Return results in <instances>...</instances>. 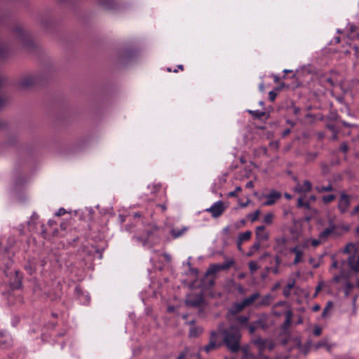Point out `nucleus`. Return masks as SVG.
I'll list each match as a JSON object with an SVG mask.
<instances>
[{
    "instance_id": "f257e3e1",
    "label": "nucleus",
    "mask_w": 359,
    "mask_h": 359,
    "mask_svg": "<svg viewBox=\"0 0 359 359\" xmlns=\"http://www.w3.org/2000/svg\"><path fill=\"white\" fill-rule=\"evenodd\" d=\"M222 335L226 347L231 353H237L241 348V335L239 330L232 325L229 328L224 330Z\"/></svg>"
},
{
    "instance_id": "f03ea898",
    "label": "nucleus",
    "mask_w": 359,
    "mask_h": 359,
    "mask_svg": "<svg viewBox=\"0 0 359 359\" xmlns=\"http://www.w3.org/2000/svg\"><path fill=\"white\" fill-rule=\"evenodd\" d=\"M347 264L350 269L355 272L358 273L359 272V255H351L347 260H342L340 263V270H341V274L335 276L333 278V281L334 283H339L341 278H344L346 279L348 278V276L346 275V272L344 271V266Z\"/></svg>"
},
{
    "instance_id": "7ed1b4c3",
    "label": "nucleus",
    "mask_w": 359,
    "mask_h": 359,
    "mask_svg": "<svg viewBox=\"0 0 359 359\" xmlns=\"http://www.w3.org/2000/svg\"><path fill=\"white\" fill-rule=\"evenodd\" d=\"M13 32L23 47L29 50L35 48L36 45L34 41L30 37L29 34L25 32L20 26L15 25L13 27Z\"/></svg>"
},
{
    "instance_id": "20e7f679",
    "label": "nucleus",
    "mask_w": 359,
    "mask_h": 359,
    "mask_svg": "<svg viewBox=\"0 0 359 359\" xmlns=\"http://www.w3.org/2000/svg\"><path fill=\"white\" fill-rule=\"evenodd\" d=\"M39 215L34 212L29 220L27 221V225L29 231L41 233L43 236H45L46 230L44 229V225H40V229H38L37 225L39 224Z\"/></svg>"
},
{
    "instance_id": "39448f33",
    "label": "nucleus",
    "mask_w": 359,
    "mask_h": 359,
    "mask_svg": "<svg viewBox=\"0 0 359 359\" xmlns=\"http://www.w3.org/2000/svg\"><path fill=\"white\" fill-rule=\"evenodd\" d=\"M13 276L9 280V285L12 290H16L20 288L22 285V276L20 272L17 270L9 271L8 266L6 265V270L5 271V275L8 277L9 274H13Z\"/></svg>"
},
{
    "instance_id": "423d86ee",
    "label": "nucleus",
    "mask_w": 359,
    "mask_h": 359,
    "mask_svg": "<svg viewBox=\"0 0 359 359\" xmlns=\"http://www.w3.org/2000/svg\"><path fill=\"white\" fill-rule=\"evenodd\" d=\"M39 83L40 81L38 76L26 75L20 79L19 86L22 88H29Z\"/></svg>"
},
{
    "instance_id": "0eeeda50",
    "label": "nucleus",
    "mask_w": 359,
    "mask_h": 359,
    "mask_svg": "<svg viewBox=\"0 0 359 359\" xmlns=\"http://www.w3.org/2000/svg\"><path fill=\"white\" fill-rule=\"evenodd\" d=\"M186 305L191 307H198L204 302V297L201 293L192 294L187 296Z\"/></svg>"
},
{
    "instance_id": "6e6552de",
    "label": "nucleus",
    "mask_w": 359,
    "mask_h": 359,
    "mask_svg": "<svg viewBox=\"0 0 359 359\" xmlns=\"http://www.w3.org/2000/svg\"><path fill=\"white\" fill-rule=\"evenodd\" d=\"M281 197L280 192L272 189L267 194H264L262 196V198H266V201L264 202L263 205L265 206H270L273 205L278 199Z\"/></svg>"
},
{
    "instance_id": "1a4fd4ad",
    "label": "nucleus",
    "mask_w": 359,
    "mask_h": 359,
    "mask_svg": "<svg viewBox=\"0 0 359 359\" xmlns=\"http://www.w3.org/2000/svg\"><path fill=\"white\" fill-rule=\"evenodd\" d=\"M156 231V227L151 226L145 230V235L142 236H133V238L137 241L142 243L143 246H146L147 244H150L151 238L153 234Z\"/></svg>"
},
{
    "instance_id": "9d476101",
    "label": "nucleus",
    "mask_w": 359,
    "mask_h": 359,
    "mask_svg": "<svg viewBox=\"0 0 359 359\" xmlns=\"http://www.w3.org/2000/svg\"><path fill=\"white\" fill-rule=\"evenodd\" d=\"M351 205V197L345 193H342L339 199L338 209L341 213H345Z\"/></svg>"
},
{
    "instance_id": "9b49d317",
    "label": "nucleus",
    "mask_w": 359,
    "mask_h": 359,
    "mask_svg": "<svg viewBox=\"0 0 359 359\" xmlns=\"http://www.w3.org/2000/svg\"><path fill=\"white\" fill-rule=\"evenodd\" d=\"M206 211L211 213L213 217H219L224 211L223 202L221 201L214 203Z\"/></svg>"
},
{
    "instance_id": "f8f14e48",
    "label": "nucleus",
    "mask_w": 359,
    "mask_h": 359,
    "mask_svg": "<svg viewBox=\"0 0 359 359\" xmlns=\"http://www.w3.org/2000/svg\"><path fill=\"white\" fill-rule=\"evenodd\" d=\"M12 344V337L6 332H0V348H8Z\"/></svg>"
},
{
    "instance_id": "ddd939ff",
    "label": "nucleus",
    "mask_w": 359,
    "mask_h": 359,
    "mask_svg": "<svg viewBox=\"0 0 359 359\" xmlns=\"http://www.w3.org/2000/svg\"><path fill=\"white\" fill-rule=\"evenodd\" d=\"M347 29L348 39L351 40L359 39V27L353 24H348Z\"/></svg>"
},
{
    "instance_id": "4468645a",
    "label": "nucleus",
    "mask_w": 359,
    "mask_h": 359,
    "mask_svg": "<svg viewBox=\"0 0 359 359\" xmlns=\"http://www.w3.org/2000/svg\"><path fill=\"white\" fill-rule=\"evenodd\" d=\"M75 292L78 295V297L83 304H88L90 300V295L88 292H85L81 290L79 287H75Z\"/></svg>"
},
{
    "instance_id": "2eb2a0df",
    "label": "nucleus",
    "mask_w": 359,
    "mask_h": 359,
    "mask_svg": "<svg viewBox=\"0 0 359 359\" xmlns=\"http://www.w3.org/2000/svg\"><path fill=\"white\" fill-rule=\"evenodd\" d=\"M311 183L309 180H305L303 184H297L295 191L299 193H307L311 190Z\"/></svg>"
},
{
    "instance_id": "dca6fc26",
    "label": "nucleus",
    "mask_w": 359,
    "mask_h": 359,
    "mask_svg": "<svg viewBox=\"0 0 359 359\" xmlns=\"http://www.w3.org/2000/svg\"><path fill=\"white\" fill-rule=\"evenodd\" d=\"M245 308L243 302L233 304L228 311V313L231 316H235L241 312Z\"/></svg>"
},
{
    "instance_id": "f3484780",
    "label": "nucleus",
    "mask_w": 359,
    "mask_h": 359,
    "mask_svg": "<svg viewBox=\"0 0 359 359\" xmlns=\"http://www.w3.org/2000/svg\"><path fill=\"white\" fill-rule=\"evenodd\" d=\"M286 239L283 237L277 238L276 239V244L273 246V249L278 253H282L285 249Z\"/></svg>"
},
{
    "instance_id": "a211bd4d",
    "label": "nucleus",
    "mask_w": 359,
    "mask_h": 359,
    "mask_svg": "<svg viewBox=\"0 0 359 359\" xmlns=\"http://www.w3.org/2000/svg\"><path fill=\"white\" fill-rule=\"evenodd\" d=\"M256 238L258 241H266L269 238L268 233L265 231L264 226H259L256 228Z\"/></svg>"
},
{
    "instance_id": "6ab92c4d",
    "label": "nucleus",
    "mask_w": 359,
    "mask_h": 359,
    "mask_svg": "<svg viewBox=\"0 0 359 359\" xmlns=\"http://www.w3.org/2000/svg\"><path fill=\"white\" fill-rule=\"evenodd\" d=\"M335 228L336 227L334 224H332L330 226L325 228L323 231L320 233L319 239L320 241L326 240V238L334 232Z\"/></svg>"
},
{
    "instance_id": "aec40b11",
    "label": "nucleus",
    "mask_w": 359,
    "mask_h": 359,
    "mask_svg": "<svg viewBox=\"0 0 359 359\" xmlns=\"http://www.w3.org/2000/svg\"><path fill=\"white\" fill-rule=\"evenodd\" d=\"M260 297L259 292H255L249 297L245 298L242 302L245 307L252 305Z\"/></svg>"
},
{
    "instance_id": "412c9836",
    "label": "nucleus",
    "mask_w": 359,
    "mask_h": 359,
    "mask_svg": "<svg viewBox=\"0 0 359 359\" xmlns=\"http://www.w3.org/2000/svg\"><path fill=\"white\" fill-rule=\"evenodd\" d=\"M216 336V333L215 332H212L211 333V340L210 341L209 344L203 347V350L206 353H209L212 350L215 349L217 347H218V345L215 342V341L213 339V337Z\"/></svg>"
},
{
    "instance_id": "4be33fe9",
    "label": "nucleus",
    "mask_w": 359,
    "mask_h": 359,
    "mask_svg": "<svg viewBox=\"0 0 359 359\" xmlns=\"http://www.w3.org/2000/svg\"><path fill=\"white\" fill-rule=\"evenodd\" d=\"M99 5L104 9L111 10L115 8L114 0H98Z\"/></svg>"
},
{
    "instance_id": "5701e85b",
    "label": "nucleus",
    "mask_w": 359,
    "mask_h": 359,
    "mask_svg": "<svg viewBox=\"0 0 359 359\" xmlns=\"http://www.w3.org/2000/svg\"><path fill=\"white\" fill-rule=\"evenodd\" d=\"M135 52L129 48L125 49L123 52V56L120 58L122 62L130 61L134 56Z\"/></svg>"
},
{
    "instance_id": "b1692460",
    "label": "nucleus",
    "mask_w": 359,
    "mask_h": 359,
    "mask_svg": "<svg viewBox=\"0 0 359 359\" xmlns=\"http://www.w3.org/2000/svg\"><path fill=\"white\" fill-rule=\"evenodd\" d=\"M251 234L252 233L250 231H247L239 234L238 239L237 241V245L239 249L241 248V245L243 242L250 238Z\"/></svg>"
},
{
    "instance_id": "393cba45",
    "label": "nucleus",
    "mask_w": 359,
    "mask_h": 359,
    "mask_svg": "<svg viewBox=\"0 0 359 359\" xmlns=\"http://www.w3.org/2000/svg\"><path fill=\"white\" fill-rule=\"evenodd\" d=\"M275 266L273 267H266L267 271H271L274 274L279 273V265L281 263V259L278 255H276L274 257Z\"/></svg>"
},
{
    "instance_id": "a878e982",
    "label": "nucleus",
    "mask_w": 359,
    "mask_h": 359,
    "mask_svg": "<svg viewBox=\"0 0 359 359\" xmlns=\"http://www.w3.org/2000/svg\"><path fill=\"white\" fill-rule=\"evenodd\" d=\"M187 231V228L185 226H183L180 229L174 228L171 229L170 234L172 235V238H177L179 237H181Z\"/></svg>"
},
{
    "instance_id": "bb28decb",
    "label": "nucleus",
    "mask_w": 359,
    "mask_h": 359,
    "mask_svg": "<svg viewBox=\"0 0 359 359\" xmlns=\"http://www.w3.org/2000/svg\"><path fill=\"white\" fill-rule=\"evenodd\" d=\"M240 350L242 351L241 359H257L249 351L247 346L241 347Z\"/></svg>"
},
{
    "instance_id": "cd10ccee",
    "label": "nucleus",
    "mask_w": 359,
    "mask_h": 359,
    "mask_svg": "<svg viewBox=\"0 0 359 359\" xmlns=\"http://www.w3.org/2000/svg\"><path fill=\"white\" fill-rule=\"evenodd\" d=\"M273 299V297L271 294H267L265 296H264L261 301L259 302V306H269Z\"/></svg>"
},
{
    "instance_id": "c85d7f7f",
    "label": "nucleus",
    "mask_w": 359,
    "mask_h": 359,
    "mask_svg": "<svg viewBox=\"0 0 359 359\" xmlns=\"http://www.w3.org/2000/svg\"><path fill=\"white\" fill-rule=\"evenodd\" d=\"M9 54L8 46L0 42V59L6 58Z\"/></svg>"
},
{
    "instance_id": "c756f323",
    "label": "nucleus",
    "mask_w": 359,
    "mask_h": 359,
    "mask_svg": "<svg viewBox=\"0 0 359 359\" xmlns=\"http://www.w3.org/2000/svg\"><path fill=\"white\" fill-rule=\"evenodd\" d=\"M247 112L250 114H251L254 118L257 119H261L263 116L266 115V112L261 111L259 110H251L248 109Z\"/></svg>"
},
{
    "instance_id": "7c9ffc66",
    "label": "nucleus",
    "mask_w": 359,
    "mask_h": 359,
    "mask_svg": "<svg viewBox=\"0 0 359 359\" xmlns=\"http://www.w3.org/2000/svg\"><path fill=\"white\" fill-rule=\"evenodd\" d=\"M220 271L218 264H212L207 270L206 275H215Z\"/></svg>"
},
{
    "instance_id": "2f4dec72",
    "label": "nucleus",
    "mask_w": 359,
    "mask_h": 359,
    "mask_svg": "<svg viewBox=\"0 0 359 359\" xmlns=\"http://www.w3.org/2000/svg\"><path fill=\"white\" fill-rule=\"evenodd\" d=\"M38 266L34 262H29L25 265V269L28 273L32 275L33 273L36 271Z\"/></svg>"
},
{
    "instance_id": "473e14b6",
    "label": "nucleus",
    "mask_w": 359,
    "mask_h": 359,
    "mask_svg": "<svg viewBox=\"0 0 359 359\" xmlns=\"http://www.w3.org/2000/svg\"><path fill=\"white\" fill-rule=\"evenodd\" d=\"M294 281H292L290 283H288L287 285L284 287L283 293L285 297H287L290 295V291L294 287Z\"/></svg>"
},
{
    "instance_id": "72a5a7b5",
    "label": "nucleus",
    "mask_w": 359,
    "mask_h": 359,
    "mask_svg": "<svg viewBox=\"0 0 359 359\" xmlns=\"http://www.w3.org/2000/svg\"><path fill=\"white\" fill-rule=\"evenodd\" d=\"M236 320L238 325L244 326L248 324L249 318L245 316H238L236 317Z\"/></svg>"
},
{
    "instance_id": "f704fd0d",
    "label": "nucleus",
    "mask_w": 359,
    "mask_h": 359,
    "mask_svg": "<svg viewBox=\"0 0 359 359\" xmlns=\"http://www.w3.org/2000/svg\"><path fill=\"white\" fill-rule=\"evenodd\" d=\"M353 250L354 251V252H355V245L352 243H349L346 245L345 248L343 250V252L345 254H350ZM353 255H358L356 253H354Z\"/></svg>"
},
{
    "instance_id": "c9c22d12",
    "label": "nucleus",
    "mask_w": 359,
    "mask_h": 359,
    "mask_svg": "<svg viewBox=\"0 0 359 359\" xmlns=\"http://www.w3.org/2000/svg\"><path fill=\"white\" fill-rule=\"evenodd\" d=\"M6 80L4 77L0 76V87L4 86L6 83ZM7 102V99L6 97L0 95V108L2 107L6 102Z\"/></svg>"
},
{
    "instance_id": "e433bc0d",
    "label": "nucleus",
    "mask_w": 359,
    "mask_h": 359,
    "mask_svg": "<svg viewBox=\"0 0 359 359\" xmlns=\"http://www.w3.org/2000/svg\"><path fill=\"white\" fill-rule=\"evenodd\" d=\"M233 261L232 259L227 260L222 264H218L219 267L220 268L221 271L229 269L230 267H231L233 266Z\"/></svg>"
},
{
    "instance_id": "4c0bfd02",
    "label": "nucleus",
    "mask_w": 359,
    "mask_h": 359,
    "mask_svg": "<svg viewBox=\"0 0 359 359\" xmlns=\"http://www.w3.org/2000/svg\"><path fill=\"white\" fill-rule=\"evenodd\" d=\"M273 217H274L273 214L271 212H269L264 215V217L263 218V222L266 224H271L273 222Z\"/></svg>"
},
{
    "instance_id": "58836bf2",
    "label": "nucleus",
    "mask_w": 359,
    "mask_h": 359,
    "mask_svg": "<svg viewBox=\"0 0 359 359\" xmlns=\"http://www.w3.org/2000/svg\"><path fill=\"white\" fill-rule=\"evenodd\" d=\"M318 156V152H307L306 154V161L307 162L309 161H313Z\"/></svg>"
},
{
    "instance_id": "ea45409f",
    "label": "nucleus",
    "mask_w": 359,
    "mask_h": 359,
    "mask_svg": "<svg viewBox=\"0 0 359 359\" xmlns=\"http://www.w3.org/2000/svg\"><path fill=\"white\" fill-rule=\"evenodd\" d=\"M316 190L320 193L332 191H333V187L332 186V184H330L327 186L317 187Z\"/></svg>"
},
{
    "instance_id": "a19ab883",
    "label": "nucleus",
    "mask_w": 359,
    "mask_h": 359,
    "mask_svg": "<svg viewBox=\"0 0 359 359\" xmlns=\"http://www.w3.org/2000/svg\"><path fill=\"white\" fill-rule=\"evenodd\" d=\"M202 332V329L200 327H192L189 331V336L191 337H197Z\"/></svg>"
},
{
    "instance_id": "79ce46f5",
    "label": "nucleus",
    "mask_w": 359,
    "mask_h": 359,
    "mask_svg": "<svg viewBox=\"0 0 359 359\" xmlns=\"http://www.w3.org/2000/svg\"><path fill=\"white\" fill-rule=\"evenodd\" d=\"M353 288V285L351 282L346 280L344 285V293L346 296H348Z\"/></svg>"
},
{
    "instance_id": "37998d69",
    "label": "nucleus",
    "mask_w": 359,
    "mask_h": 359,
    "mask_svg": "<svg viewBox=\"0 0 359 359\" xmlns=\"http://www.w3.org/2000/svg\"><path fill=\"white\" fill-rule=\"evenodd\" d=\"M335 198H336L335 195L330 194V195L323 196L322 198V200L324 203L327 204V203L332 202V201H334Z\"/></svg>"
},
{
    "instance_id": "c03bdc74",
    "label": "nucleus",
    "mask_w": 359,
    "mask_h": 359,
    "mask_svg": "<svg viewBox=\"0 0 359 359\" xmlns=\"http://www.w3.org/2000/svg\"><path fill=\"white\" fill-rule=\"evenodd\" d=\"M297 206L299 208H306L307 209L310 208L309 203L306 201H304V199L302 198H298Z\"/></svg>"
},
{
    "instance_id": "a18cd8bd",
    "label": "nucleus",
    "mask_w": 359,
    "mask_h": 359,
    "mask_svg": "<svg viewBox=\"0 0 359 359\" xmlns=\"http://www.w3.org/2000/svg\"><path fill=\"white\" fill-rule=\"evenodd\" d=\"M248 266L251 273H254L259 269L257 264L253 261H250Z\"/></svg>"
},
{
    "instance_id": "49530a36",
    "label": "nucleus",
    "mask_w": 359,
    "mask_h": 359,
    "mask_svg": "<svg viewBox=\"0 0 359 359\" xmlns=\"http://www.w3.org/2000/svg\"><path fill=\"white\" fill-rule=\"evenodd\" d=\"M255 344L259 346L260 351H262V349L264 348L265 341L263 339H262L261 337H259V338L256 339L255 340Z\"/></svg>"
},
{
    "instance_id": "de8ad7c7",
    "label": "nucleus",
    "mask_w": 359,
    "mask_h": 359,
    "mask_svg": "<svg viewBox=\"0 0 359 359\" xmlns=\"http://www.w3.org/2000/svg\"><path fill=\"white\" fill-rule=\"evenodd\" d=\"M332 306V302H328L327 304V306L324 308L323 313H322V317L326 318L327 316V313L330 311V307Z\"/></svg>"
},
{
    "instance_id": "09e8293b",
    "label": "nucleus",
    "mask_w": 359,
    "mask_h": 359,
    "mask_svg": "<svg viewBox=\"0 0 359 359\" xmlns=\"http://www.w3.org/2000/svg\"><path fill=\"white\" fill-rule=\"evenodd\" d=\"M260 211L259 210H256L252 214L249 215V217L250 218L252 222H255L258 219Z\"/></svg>"
},
{
    "instance_id": "8fccbe9b",
    "label": "nucleus",
    "mask_w": 359,
    "mask_h": 359,
    "mask_svg": "<svg viewBox=\"0 0 359 359\" xmlns=\"http://www.w3.org/2000/svg\"><path fill=\"white\" fill-rule=\"evenodd\" d=\"M320 167H321V170H322V172L323 175H326L330 171V167L329 165L325 163H322L320 164Z\"/></svg>"
},
{
    "instance_id": "3c124183",
    "label": "nucleus",
    "mask_w": 359,
    "mask_h": 359,
    "mask_svg": "<svg viewBox=\"0 0 359 359\" xmlns=\"http://www.w3.org/2000/svg\"><path fill=\"white\" fill-rule=\"evenodd\" d=\"M303 255L304 253L302 251H301L300 252H297V255H295V258L294 259V264H298L302 260Z\"/></svg>"
},
{
    "instance_id": "603ef678",
    "label": "nucleus",
    "mask_w": 359,
    "mask_h": 359,
    "mask_svg": "<svg viewBox=\"0 0 359 359\" xmlns=\"http://www.w3.org/2000/svg\"><path fill=\"white\" fill-rule=\"evenodd\" d=\"M241 191V188L240 187H236L235 190L233 191H230L228 194L229 197H235L237 196L238 193Z\"/></svg>"
},
{
    "instance_id": "864d4df0",
    "label": "nucleus",
    "mask_w": 359,
    "mask_h": 359,
    "mask_svg": "<svg viewBox=\"0 0 359 359\" xmlns=\"http://www.w3.org/2000/svg\"><path fill=\"white\" fill-rule=\"evenodd\" d=\"M291 324V313H288L287 314L285 320L284 322V327H287Z\"/></svg>"
},
{
    "instance_id": "5fc2aeb1",
    "label": "nucleus",
    "mask_w": 359,
    "mask_h": 359,
    "mask_svg": "<svg viewBox=\"0 0 359 359\" xmlns=\"http://www.w3.org/2000/svg\"><path fill=\"white\" fill-rule=\"evenodd\" d=\"M339 150L344 153H346L348 150V144L345 142H343L339 147Z\"/></svg>"
},
{
    "instance_id": "6e6d98bb",
    "label": "nucleus",
    "mask_w": 359,
    "mask_h": 359,
    "mask_svg": "<svg viewBox=\"0 0 359 359\" xmlns=\"http://www.w3.org/2000/svg\"><path fill=\"white\" fill-rule=\"evenodd\" d=\"M290 110L294 115H298L299 113L300 112V109L294 106V104H292V106L291 107Z\"/></svg>"
},
{
    "instance_id": "4d7b16f0",
    "label": "nucleus",
    "mask_w": 359,
    "mask_h": 359,
    "mask_svg": "<svg viewBox=\"0 0 359 359\" xmlns=\"http://www.w3.org/2000/svg\"><path fill=\"white\" fill-rule=\"evenodd\" d=\"M276 96H277V93L276 92H274L273 90H271L269 93V99L271 102L275 100Z\"/></svg>"
},
{
    "instance_id": "13d9d810",
    "label": "nucleus",
    "mask_w": 359,
    "mask_h": 359,
    "mask_svg": "<svg viewBox=\"0 0 359 359\" xmlns=\"http://www.w3.org/2000/svg\"><path fill=\"white\" fill-rule=\"evenodd\" d=\"M321 332H322V330L319 326H316L314 327L313 333L315 336L320 335Z\"/></svg>"
},
{
    "instance_id": "bf43d9fd",
    "label": "nucleus",
    "mask_w": 359,
    "mask_h": 359,
    "mask_svg": "<svg viewBox=\"0 0 359 359\" xmlns=\"http://www.w3.org/2000/svg\"><path fill=\"white\" fill-rule=\"evenodd\" d=\"M65 213H66L65 209L61 208L55 213V215L57 217H60V216L65 215Z\"/></svg>"
},
{
    "instance_id": "052dcab7",
    "label": "nucleus",
    "mask_w": 359,
    "mask_h": 359,
    "mask_svg": "<svg viewBox=\"0 0 359 359\" xmlns=\"http://www.w3.org/2000/svg\"><path fill=\"white\" fill-rule=\"evenodd\" d=\"M260 248V243L259 242H257V243H255L253 244V245L252 246V248H251V251L252 252H255V251H257Z\"/></svg>"
},
{
    "instance_id": "680f3d73",
    "label": "nucleus",
    "mask_w": 359,
    "mask_h": 359,
    "mask_svg": "<svg viewBox=\"0 0 359 359\" xmlns=\"http://www.w3.org/2000/svg\"><path fill=\"white\" fill-rule=\"evenodd\" d=\"M358 213H359V204L356 205L350 212L351 216L356 215Z\"/></svg>"
},
{
    "instance_id": "e2e57ef3",
    "label": "nucleus",
    "mask_w": 359,
    "mask_h": 359,
    "mask_svg": "<svg viewBox=\"0 0 359 359\" xmlns=\"http://www.w3.org/2000/svg\"><path fill=\"white\" fill-rule=\"evenodd\" d=\"M25 182V180H24V177H19L17 178L16 181H15V186L16 187H18L20 186L21 184L24 183Z\"/></svg>"
},
{
    "instance_id": "0e129e2a",
    "label": "nucleus",
    "mask_w": 359,
    "mask_h": 359,
    "mask_svg": "<svg viewBox=\"0 0 359 359\" xmlns=\"http://www.w3.org/2000/svg\"><path fill=\"white\" fill-rule=\"evenodd\" d=\"M353 49H354V50H355L354 55H355L356 57L359 58V48H358V46H353Z\"/></svg>"
},
{
    "instance_id": "69168bd1",
    "label": "nucleus",
    "mask_w": 359,
    "mask_h": 359,
    "mask_svg": "<svg viewBox=\"0 0 359 359\" xmlns=\"http://www.w3.org/2000/svg\"><path fill=\"white\" fill-rule=\"evenodd\" d=\"M291 133V130L290 128H287L283 131L282 136L286 137Z\"/></svg>"
},
{
    "instance_id": "338daca9",
    "label": "nucleus",
    "mask_w": 359,
    "mask_h": 359,
    "mask_svg": "<svg viewBox=\"0 0 359 359\" xmlns=\"http://www.w3.org/2000/svg\"><path fill=\"white\" fill-rule=\"evenodd\" d=\"M271 256V254L269 252H264L261 257H260V259L261 260H263V259H265L267 257H269Z\"/></svg>"
},
{
    "instance_id": "774afa93",
    "label": "nucleus",
    "mask_w": 359,
    "mask_h": 359,
    "mask_svg": "<svg viewBox=\"0 0 359 359\" xmlns=\"http://www.w3.org/2000/svg\"><path fill=\"white\" fill-rule=\"evenodd\" d=\"M186 355H187V351H184L182 353H181L177 359H184L186 358Z\"/></svg>"
}]
</instances>
